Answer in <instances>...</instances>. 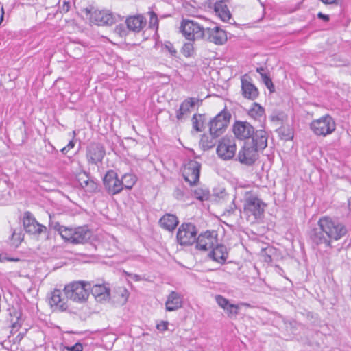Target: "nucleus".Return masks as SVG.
I'll return each instance as SVG.
<instances>
[{"label": "nucleus", "mask_w": 351, "mask_h": 351, "mask_svg": "<svg viewBox=\"0 0 351 351\" xmlns=\"http://www.w3.org/2000/svg\"><path fill=\"white\" fill-rule=\"evenodd\" d=\"M166 307H182V299L179 293L172 291L166 301Z\"/></svg>", "instance_id": "c756f323"}, {"label": "nucleus", "mask_w": 351, "mask_h": 351, "mask_svg": "<svg viewBox=\"0 0 351 351\" xmlns=\"http://www.w3.org/2000/svg\"><path fill=\"white\" fill-rule=\"evenodd\" d=\"M1 19L2 20L3 18V14H4V10H3V7H1Z\"/></svg>", "instance_id": "e2e57ef3"}, {"label": "nucleus", "mask_w": 351, "mask_h": 351, "mask_svg": "<svg viewBox=\"0 0 351 351\" xmlns=\"http://www.w3.org/2000/svg\"><path fill=\"white\" fill-rule=\"evenodd\" d=\"M130 293L128 290L124 287H117L114 289L112 300L114 303L123 306L126 304Z\"/></svg>", "instance_id": "bb28decb"}, {"label": "nucleus", "mask_w": 351, "mask_h": 351, "mask_svg": "<svg viewBox=\"0 0 351 351\" xmlns=\"http://www.w3.org/2000/svg\"><path fill=\"white\" fill-rule=\"evenodd\" d=\"M73 231L74 229L69 228L64 226L60 234L61 235L63 239L71 243L73 239Z\"/></svg>", "instance_id": "4c0bfd02"}, {"label": "nucleus", "mask_w": 351, "mask_h": 351, "mask_svg": "<svg viewBox=\"0 0 351 351\" xmlns=\"http://www.w3.org/2000/svg\"><path fill=\"white\" fill-rule=\"evenodd\" d=\"M217 233L213 230H207L201 233L197 237L195 241L196 249L203 252H210L217 245Z\"/></svg>", "instance_id": "1a4fd4ad"}, {"label": "nucleus", "mask_w": 351, "mask_h": 351, "mask_svg": "<svg viewBox=\"0 0 351 351\" xmlns=\"http://www.w3.org/2000/svg\"><path fill=\"white\" fill-rule=\"evenodd\" d=\"M90 286L91 282L88 281L73 282L64 287V294L67 299L76 303L83 304L89 298L88 288Z\"/></svg>", "instance_id": "7ed1b4c3"}, {"label": "nucleus", "mask_w": 351, "mask_h": 351, "mask_svg": "<svg viewBox=\"0 0 351 351\" xmlns=\"http://www.w3.org/2000/svg\"><path fill=\"white\" fill-rule=\"evenodd\" d=\"M262 80L267 88L270 90V92H273L274 89V86L272 82V80L268 73L262 75Z\"/></svg>", "instance_id": "58836bf2"}, {"label": "nucleus", "mask_w": 351, "mask_h": 351, "mask_svg": "<svg viewBox=\"0 0 351 351\" xmlns=\"http://www.w3.org/2000/svg\"><path fill=\"white\" fill-rule=\"evenodd\" d=\"M216 138L217 137H213V136H208L205 134L203 135L200 140V146L204 150H208L213 148L216 144Z\"/></svg>", "instance_id": "2f4dec72"}, {"label": "nucleus", "mask_w": 351, "mask_h": 351, "mask_svg": "<svg viewBox=\"0 0 351 351\" xmlns=\"http://www.w3.org/2000/svg\"><path fill=\"white\" fill-rule=\"evenodd\" d=\"M115 31L117 32H119L121 34V32L123 31V32H125V30L123 29V27L122 25H120V26H117L116 27V29H115Z\"/></svg>", "instance_id": "bf43d9fd"}, {"label": "nucleus", "mask_w": 351, "mask_h": 351, "mask_svg": "<svg viewBox=\"0 0 351 351\" xmlns=\"http://www.w3.org/2000/svg\"><path fill=\"white\" fill-rule=\"evenodd\" d=\"M317 17L320 19L324 20V21H329V16L328 15L324 14L322 12H319L317 14Z\"/></svg>", "instance_id": "6e6d98bb"}, {"label": "nucleus", "mask_w": 351, "mask_h": 351, "mask_svg": "<svg viewBox=\"0 0 351 351\" xmlns=\"http://www.w3.org/2000/svg\"><path fill=\"white\" fill-rule=\"evenodd\" d=\"M197 99L193 97H189L181 104L179 109L176 111V118L182 121L188 117L191 112V108H193L197 102Z\"/></svg>", "instance_id": "412c9836"}, {"label": "nucleus", "mask_w": 351, "mask_h": 351, "mask_svg": "<svg viewBox=\"0 0 351 351\" xmlns=\"http://www.w3.org/2000/svg\"><path fill=\"white\" fill-rule=\"evenodd\" d=\"M194 197L200 201L208 200L210 197V191L208 189L197 188L193 191Z\"/></svg>", "instance_id": "f704fd0d"}, {"label": "nucleus", "mask_w": 351, "mask_h": 351, "mask_svg": "<svg viewBox=\"0 0 351 351\" xmlns=\"http://www.w3.org/2000/svg\"><path fill=\"white\" fill-rule=\"evenodd\" d=\"M58 310H60V311H65L66 308H58Z\"/></svg>", "instance_id": "774afa93"}, {"label": "nucleus", "mask_w": 351, "mask_h": 351, "mask_svg": "<svg viewBox=\"0 0 351 351\" xmlns=\"http://www.w3.org/2000/svg\"><path fill=\"white\" fill-rule=\"evenodd\" d=\"M201 164L194 160H189L185 165L183 177L190 185L195 184L199 180Z\"/></svg>", "instance_id": "ddd939ff"}, {"label": "nucleus", "mask_w": 351, "mask_h": 351, "mask_svg": "<svg viewBox=\"0 0 351 351\" xmlns=\"http://www.w3.org/2000/svg\"><path fill=\"white\" fill-rule=\"evenodd\" d=\"M208 256L213 261L223 265L228 259V252L224 245L219 244L217 242V245L209 252Z\"/></svg>", "instance_id": "6ab92c4d"}, {"label": "nucleus", "mask_w": 351, "mask_h": 351, "mask_svg": "<svg viewBox=\"0 0 351 351\" xmlns=\"http://www.w3.org/2000/svg\"><path fill=\"white\" fill-rule=\"evenodd\" d=\"M248 114L254 119H261L264 117L265 110L257 103H254L249 110Z\"/></svg>", "instance_id": "7c9ffc66"}, {"label": "nucleus", "mask_w": 351, "mask_h": 351, "mask_svg": "<svg viewBox=\"0 0 351 351\" xmlns=\"http://www.w3.org/2000/svg\"><path fill=\"white\" fill-rule=\"evenodd\" d=\"M150 23L152 24H153L154 25H158V18H157V15L154 12H151V16H150Z\"/></svg>", "instance_id": "3c124183"}, {"label": "nucleus", "mask_w": 351, "mask_h": 351, "mask_svg": "<svg viewBox=\"0 0 351 351\" xmlns=\"http://www.w3.org/2000/svg\"><path fill=\"white\" fill-rule=\"evenodd\" d=\"M164 47L169 51L172 56H176L177 51L174 48L173 44L169 41L166 42L164 45Z\"/></svg>", "instance_id": "37998d69"}, {"label": "nucleus", "mask_w": 351, "mask_h": 351, "mask_svg": "<svg viewBox=\"0 0 351 351\" xmlns=\"http://www.w3.org/2000/svg\"><path fill=\"white\" fill-rule=\"evenodd\" d=\"M105 154V148L101 143H91L87 146L86 156L88 163L97 165L101 162Z\"/></svg>", "instance_id": "4468645a"}, {"label": "nucleus", "mask_w": 351, "mask_h": 351, "mask_svg": "<svg viewBox=\"0 0 351 351\" xmlns=\"http://www.w3.org/2000/svg\"><path fill=\"white\" fill-rule=\"evenodd\" d=\"M159 223L162 228L172 232L178 225L179 221L176 215L167 213L160 218Z\"/></svg>", "instance_id": "a878e982"}, {"label": "nucleus", "mask_w": 351, "mask_h": 351, "mask_svg": "<svg viewBox=\"0 0 351 351\" xmlns=\"http://www.w3.org/2000/svg\"><path fill=\"white\" fill-rule=\"evenodd\" d=\"M69 150L67 149L66 147H64L62 149H61V152L63 154H66L67 152H69Z\"/></svg>", "instance_id": "680f3d73"}, {"label": "nucleus", "mask_w": 351, "mask_h": 351, "mask_svg": "<svg viewBox=\"0 0 351 351\" xmlns=\"http://www.w3.org/2000/svg\"><path fill=\"white\" fill-rule=\"evenodd\" d=\"M227 0H217L214 4V11L224 22L228 21L231 18V14L226 4Z\"/></svg>", "instance_id": "b1692460"}, {"label": "nucleus", "mask_w": 351, "mask_h": 351, "mask_svg": "<svg viewBox=\"0 0 351 351\" xmlns=\"http://www.w3.org/2000/svg\"><path fill=\"white\" fill-rule=\"evenodd\" d=\"M90 233L85 228L79 227L74 229L71 243L79 244L86 242L90 239Z\"/></svg>", "instance_id": "cd10ccee"}, {"label": "nucleus", "mask_w": 351, "mask_h": 351, "mask_svg": "<svg viewBox=\"0 0 351 351\" xmlns=\"http://www.w3.org/2000/svg\"><path fill=\"white\" fill-rule=\"evenodd\" d=\"M235 152L236 144L233 139L224 137L219 141L217 154L220 158L224 160H230L234 156Z\"/></svg>", "instance_id": "9b49d317"}, {"label": "nucleus", "mask_w": 351, "mask_h": 351, "mask_svg": "<svg viewBox=\"0 0 351 351\" xmlns=\"http://www.w3.org/2000/svg\"><path fill=\"white\" fill-rule=\"evenodd\" d=\"M8 260V261H17L18 259H14V258H5V256H2V255H0V260Z\"/></svg>", "instance_id": "052dcab7"}, {"label": "nucleus", "mask_w": 351, "mask_h": 351, "mask_svg": "<svg viewBox=\"0 0 351 351\" xmlns=\"http://www.w3.org/2000/svg\"><path fill=\"white\" fill-rule=\"evenodd\" d=\"M167 311H174L176 310V308H166Z\"/></svg>", "instance_id": "338daca9"}, {"label": "nucleus", "mask_w": 351, "mask_h": 351, "mask_svg": "<svg viewBox=\"0 0 351 351\" xmlns=\"http://www.w3.org/2000/svg\"><path fill=\"white\" fill-rule=\"evenodd\" d=\"M272 250H273L272 248H266L264 250L265 251V254H263V256H264V261L265 262L270 263V262L272 261V258H271V255L267 254V251L269 252H271Z\"/></svg>", "instance_id": "de8ad7c7"}, {"label": "nucleus", "mask_w": 351, "mask_h": 351, "mask_svg": "<svg viewBox=\"0 0 351 351\" xmlns=\"http://www.w3.org/2000/svg\"><path fill=\"white\" fill-rule=\"evenodd\" d=\"M73 319H80L82 321L86 320L89 316L90 313L84 311V308H75L74 311H70Z\"/></svg>", "instance_id": "c9c22d12"}, {"label": "nucleus", "mask_w": 351, "mask_h": 351, "mask_svg": "<svg viewBox=\"0 0 351 351\" xmlns=\"http://www.w3.org/2000/svg\"><path fill=\"white\" fill-rule=\"evenodd\" d=\"M67 350L69 351H82L83 346H82V343L77 342L75 345H73L71 347H67Z\"/></svg>", "instance_id": "a18cd8bd"}, {"label": "nucleus", "mask_w": 351, "mask_h": 351, "mask_svg": "<svg viewBox=\"0 0 351 351\" xmlns=\"http://www.w3.org/2000/svg\"><path fill=\"white\" fill-rule=\"evenodd\" d=\"M285 116L283 113H278L276 114L272 115L271 117V120L272 121H283L284 118Z\"/></svg>", "instance_id": "49530a36"}, {"label": "nucleus", "mask_w": 351, "mask_h": 351, "mask_svg": "<svg viewBox=\"0 0 351 351\" xmlns=\"http://www.w3.org/2000/svg\"><path fill=\"white\" fill-rule=\"evenodd\" d=\"M279 134L283 136L286 140H289L293 138V133L291 130L289 128H285L284 127L279 128Z\"/></svg>", "instance_id": "ea45409f"}, {"label": "nucleus", "mask_w": 351, "mask_h": 351, "mask_svg": "<svg viewBox=\"0 0 351 351\" xmlns=\"http://www.w3.org/2000/svg\"><path fill=\"white\" fill-rule=\"evenodd\" d=\"M127 275L134 281H140L142 279L141 276L138 274H128Z\"/></svg>", "instance_id": "864d4df0"}, {"label": "nucleus", "mask_w": 351, "mask_h": 351, "mask_svg": "<svg viewBox=\"0 0 351 351\" xmlns=\"http://www.w3.org/2000/svg\"><path fill=\"white\" fill-rule=\"evenodd\" d=\"M310 128L317 136H326L332 134L336 129V124L333 118L325 115L318 119L313 120Z\"/></svg>", "instance_id": "39448f33"}, {"label": "nucleus", "mask_w": 351, "mask_h": 351, "mask_svg": "<svg viewBox=\"0 0 351 351\" xmlns=\"http://www.w3.org/2000/svg\"><path fill=\"white\" fill-rule=\"evenodd\" d=\"M104 185L110 195H116L123 190V183L119 179L117 173L113 171H108L103 179Z\"/></svg>", "instance_id": "9d476101"}, {"label": "nucleus", "mask_w": 351, "mask_h": 351, "mask_svg": "<svg viewBox=\"0 0 351 351\" xmlns=\"http://www.w3.org/2000/svg\"><path fill=\"white\" fill-rule=\"evenodd\" d=\"M75 146V142L73 140H71L69 141V143L66 146L67 149L70 150L71 149H73Z\"/></svg>", "instance_id": "4d7b16f0"}, {"label": "nucleus", "mask_w": 351, "mask_h": 351, "mask_svg": "<svg viewBox=\"0 0 351 351\" xmlns=\"http://www.w3.org/2000/svg\"><path fill=\"white\" fill-rule=\"evenodd\" d=\"M8 315L7 316V322L10 324V333L12 335L16 333L21 327L25 319L21 308H8Z\"/></svg>", "instance_id": "f3484780"}, {"label": "nucleus", "mask_w": 351, "mask_h": 351, "mask_svg": "<svg viewBox=\"0 0 351 351\" xmlns=\"http://www.w3.org/2000/svg\"><path fill=\"white\" fill-rule=\"evenodd\" d=\"M174 195L177 199H181L184 194L182 190L176 189L174 191Z\"/></svg>", "instance_id": "603ef678"}, {"label": "nucleus", "mask_w": 351, "mask_h": 351, "mask_svg": "<svg viewBox=\"0 0 351 351\" xmlns=\"http://www.w3.org/2000/svg\"><path fill=\"white\" fill-rule=\"evenodd\" d=\"M77 180L80 186L86 192L93 193L98 191V184L94 180L89 179L86 173L79 175Z\"/></svg>", "instance_id": "393cba45"}, {"label": "nucleus", "mask_w": 351, "mask_h": 351, "mask_svg": "<svg viewBox=\"0 0 351 351\" xmlns=\"http://www.w3.org/2000/svg\"><path fill=\"white\" fill-rule=\"evenodd\" d=\"M348 207H349L350 210L351 211V197L350 198V199L348 201Z\"/></svg>", "instance_id": "0e129e2a"}, {"label": "nucleus", "mask_w": 351, "mask_h": 351, "mask_svg": "<svg viewBox=\"0 0 351 351\" xmlns=\"http://www.w3.org/2000/svg\"><path fill=\"white\" fill-rule=\"evenodd\" d=\"M266 204L255 195H250L245 199L244 213L248 217H253L254 220L261 219L263 215Z\"/></svg>", "instance_id": "0eeeda50"}, {"label": "nucleus", "mask_w": 351, "mask_h": 351, "mask_svg": "<svg viewBox=\"0 0 351 351\" xmlns=\"http://www.w3.org/2000/svg\"><path fill=\"white\" fill-rule=\"evenodd\" d=\"M182 52L186 58L193 56L195 53L193 44L192 43H185L182 47Z\"/></svg>", "instance_id": "e433bc0d"}, {"label": "nucleus", "mask_w": 351, "mask_h": 351, "mask_svg": "<svg viewBox=\"0 0 351 351\" xmlns=\"http://www.w3.org/2000/svg\"><path fill=\"white\" fill-rule=\"evenodd\" d=\"M49 300L51 307H53V306L56 307H63L65 304L64 298L62 297V292L59 289H55L52 291Z\"/></svg>", "instance_id": "c85d7f7f"}, {"label": "nucleus", "mask_w": 351, "mask_h": 351, "mask_svg": "<svg viewBox=\"0 0 351 351\" xmlns=\"http://www.w3.org/2000/svg\"><path fill=\"white\" fill-rule=\"evenodd\" d=\"M70 10V3L69 1H64L63 5L61 7V12L66 13Z\"/></svg>", "instance_id": "09e8293b"}, {"label": "nucleus", "mask_w": 351, "mask_h": 351, "mask_svg": "<svg viewBox=\"0 0 351 351\" xmlns=\"http://www.w3.org/2000/svg\"><path fill=\"white\" fill-rule=\"evenodd\" d=\"M231 115L230 112L222 110L209 122L210 136L219 137L221 135L229 123Z\"/></svg>", "instance_id": "6e6552de"}, {"label": "nucleus", "mask_w": 351, "mask_h": 351, "mask_svg": "<svg viewBox=\"0 0 351 351\" xmlns=\"http://www.w3.org/2000/svg\"><path fill=\"white\" fill-rule=\"evenodd\" d=\"M228 307L233 308V307H239V306L236 305V304H229Z\"/></svg>", "instance_id": "69168bd1"}, {"label": "nucleus", "mask_w": 351, "mask_h": 351, "mask_svg": "<svg viewBox=\"0 0 351 351\" xmlns=\"http://www.w3.org/2000/svg\"><path fill=\"white\" fill-rule=\"evenodd\" d=\"M241 90L243 97L252 100L256 99L259 93L258 88L245 76L241 78Z\"/></svg>", "instance_id": "4be33fe9"}, {"label": "nucleus", "mask_w": 351, "mask_h": 351, "mask_svg": "<svg viewBox=\"0 0 351 351\" xmlns=\"http://www.w3.org/2000/svg\"><path fill=\"white\" fill-rule=\"evenodd\" d=\"M24 335H25L24 333H22V332L19 333L18 335L15 337V339L14 340V343H19L23 339V338L24 337Z\"/></svg>", "instance_id": "5fc2aeb1"}, {"label": "nucleus", "mask_w": 351, "mask_h": 351, "mask_svg": "<svg viewBox=\"0 0 351 351\" xmlns=\"http://www.w3.org/2000/svg\"><path fill=\"white\" fill-rule=\"evenodd\" d=\"M167 325H168V322H163L162 321L160 324H157L156 328L159 330L165 331V330H166L167 329Z\"/></svg>", "instance_id": "8fccbe9b"}, {"label": "nucleus", "mask_w": 351, "mask_h": 351, "mask_svg": "<svg viewBox=\"0 0 351 351\" xmlns=\"http://www.w3.org/2000/svg\"><path fill=\"white\" fill-rule=\"evenodd\" d=\"M50 221H49V226L58 232L59 234H60L61 231L64 228V226H61L58 222L53 221L51 220V215H49Z\"/></svg>", "instance_id": "79ce46f5"}, {"label": "nucleus", "mask_w": 351, "mask_h": 351, "mask_svg": "<svg viewBox=\"0 0 351 351\" xmlns=\"http://www.w3.org/2000/svg\"><path fill=\"white\" fill-rule=\"evenodd\" d=\"M204 116L201 114H195L192 117L193 128L197 132H201L204 128Z\"/></svg>", "instance_id": "473e14b6"}, {"label": "nucleus", "mask_w": 351, "mask_h": 351, "mask_svg": "<svg viewBox=\"0 0 351 351\" xmlns=\"http://www.w3.org/2000/svg\"><path fill=\"white\" fill-rule=\"evenodd\" d=\"M89 289H90L91 293L97 302L104 304L110 300V288L108 283H91Z\"/></svg>", "instance_id": "f8f14e48"}, {"label": "nucleus", "mask_w": 351, "mask_h": 351, "mask_svg": "<svg viewBox=\"0 0 351 351\" xmlns=\"http://www.w3.org/2000/svg\"><path fill=\"white\" fill-rule=\"evenodd\" d=\"M347 232L343 224L329 217H322L317 222V227L309 232V239L313 247H332L331 240L337 241Z\"/></svg>", "instance_id": "f257e3e1"}, {"label": "nucleus", "mask_w": 351, "mask_h": 351, "mask_svg": "<svg viewBox=\"0 0 351 351\" xmlns=\"http://www.w3.org/2000/svg\"><path fill=\"white\" fill-rule=\"evenodd\" d=\"M23 226L26 232L40 235L46 232V226L39 223L29 212H25L23 217Z\"/></svg>", "instance_id": "2eb2a0df"}, {"label": "nucleus", "mask_w": 351, "mask_h": 351, "mask_svg": "<svg viewBox=\"0 0 351 351\" xmlns=\"http://www.w3.org/2000/svg\"><path fill=\"white\" fill-rule=\"evenodd\" d=\"M125 23L129 30L139 32L145 26L146 21L141 15L131 16L126 19Z\"/></svg>", "instance_id": "5701e85b"}, {"label": "nucleus", "mask_w": 351, "mask_h": 351, "mask_svg": "<svg viewBox=\"0 0 351 351\" xmlns=\"http://www.w3.org/2000/svg\"><path fill=\"white\" fill-rule=\"evenodd\" d=\"M256 72L258 73L262 77V75L266 74L267 73L265 72V69L263 67H258L256 69Z\"/></svg>", "instance_id": "13d9d810"}, {"label": "nucleus", "mask_w": 351, "mask_h": 351, "mask_svg": "<svg viewBox=\"0 0 351 351\" xmlns=\"http://www.w3.org/2000/svg\"><path fill=\"white\" fill-rule=\"evenodd\" d=\"M224 313L226 314L228 317H232L235 316L238 313V308H223Z\"/></svg>", "instance_id": "c03bdc74"}, {"label": "nucleus", "mask_w": 351, "mask_h": 351, "mask_svg": "<svg viewBox=\"0 0 351 351\" xmlns=\"http://www.w3.org/2000/svg\"><path fill=\"white\" fill-rule=\"evenodd\" d=\"M204 39L216 45H222L227 40L226 33L217 26L205 29Z\"/></svg>", "instance_id": "a211bd4d"}, {"label": "nucleus", "mask_w": 351, "mask_h": 351, "mask_svg": "<svg viewBox=\"0 0 351 351\" xmlns=\"http://www.w3.org/2000/svg\"><path fill=\"white\" fill-rule=\"evenodd\" d=\"M233 132L235 136L240 140H245L255 135L256 131L254 127L247 121H236L233 126Z\"/></svg>", "instance_id": "dca6fc26"}, {"label": "nucleus", "mask_w": 351, "mask_h": 351, "mask_svg": "<svg viewBox=\"0 0 351 351\" xmlns=\"http://www.w3.org/2000/svg\"><path fill=\"white\" fill-rule=\"evenodd\" d=\"M205 29L197 22L189 19H183L180 25L184 36L186 39L192 41L204 39Z\"/></svg>", "instance_id": "20e7f679"}, {"label": "nucleus", "mask_w": 351, "mask_h": 351, "mask_svg": "<svg viewBox=\"0 0 351 351\" xmlns=\"http://www.w3.org/2000/svg\"><path fill=\"white\" fill-rule=\"evenodd\" d=\"M268 135L264 130H256L253 142H245L238 153V160L247 166L253 165L259 157L258 152L267 146Z\"/></svg>", "instance_id": "f03ea898"}, {"label": "nucleus", "mask_w": 351, "mask_h": 351, "mask_svg": "<svg viewBox=\"0 0 351 351\" xmlns=\"http://www.w3.org/2000/svg\"><path fill=\"white\" fill-rule=\"evenodd\" d=\"M197 230L192 223H183L177 232V241L181 245H191L196 241Z\"/></svg>", "instance_id": "423d86ee"}, {"label": "nucleus", "mask_w": 351, "mask_h": 351, "mask_svg": "<svg viewBox=\"0 0 351 351\" xmlns=\"http://www.w3.org/2000/svg\"><path fill=\"white\" fill-rule=\"evenodd\" d=\"M91 19L98 25H112L115 22L111 12L105 10H96L91 14Z\"/></svg>", "instance_id": "aec40b11"}, {"label": "nucleus", "mask_w": 351, "mask_h": 351, "mask_svg": "<svg viewBox=\"0 0 351 351\" xmlns=\"http://www.w3.org/2000/svg\"><path fill=\"white\" fill-rule=\"evenodd\" d=\"M215 300L220 307H227L228 300L220 295L215 296Z\"/></svg>", "instance_id": "a19ab883"}, {"label": "nucleus", "mask_w": 351, "mask_h": 351, "mask_svg": "<svg viewBox=\"0 0 351 351\" xmlns=\"http://www.w3.org/2000/svg\"><path fill=\"white\" fill-rule=\"evenodd\" d=\"M121 180L123 183V189L125 188L127 189H130L136 183V178L132 174L125 173L122 176Z\"/></svg>", "instance_id": "72a5a7b5"}]
</instances>
